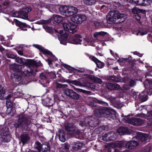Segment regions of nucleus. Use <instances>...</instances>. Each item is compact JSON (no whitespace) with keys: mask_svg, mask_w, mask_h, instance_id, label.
Instances as JSON below:
<instances>
[{"mask_svg":"<svg viewBox=\"0 0 152 152\" xmlns=\"http://www.w3.org/2000/svg\"><path fill=\"white\" fill-rule=\"evenodd\" d=\"M18 118L14 124L16 132L20 131H30V125L31 124V120L27 115L23 113H21L17 116Z\"/></svg>","mask_w":152,"mask_h":152,"instance_id":"obj_1","label":"nucleus"},{"mask_svg":"<svg viewBox=\"0 0 152 152\" xmlns=\"http://www.w3.org/2000/svg\"><path fill=\"white\" fill-rule=\"evenodd\" d=\"M25 67V66L23 65H21L15 66L13 67L12 70L15 72L11 74V77L13 81L18 82L21 80L22 77L20 74L23 75L28 77L31 75L33 72V69L28 67L27 68L30 70V71H29L28 69H24Z\"/></svg>","mask_w":152,"mask_h":152,"instance_id":"obj_2","label":"nucleus"},{"mask_svg":"<svg viewBox=\"0 0 152 152\" xmlns=\"http://www.w3.org/2000/svg\"><path fill=\"white\" fill-rule=\"evenodd\" d=\"M125 15L117 12H110L107 16V23L111 24L113 23H121L126 19Z\"/></svg>","mask_w":152,"mask_h":152,"instance_id":"obj_3","label":"nucleus"},{"mask_svg":"<svg viewBox=\"0 0 152 152\" xmlns=\"http://www.w3.org/2000/svg\"><path fill=\"white\" fill-rule=\"evenodd\" d=\"M68 34L65 33L60 36V38L61 39L60 42L61 44L64 45H66V41L67 39L69 43L74 44H80L81 43L82 40V38L80 34H75L74 36H70L68 37Z\"/></svg>","mask_w":152,"mask_h":152,"instance_id":"obj_4","label":"nucleus"},{"mask_svg":"<svg viewBox=\"0 0 152 152\" xmlns=\"http://www.w3.org/2000/svg\"><path fill=\"white\" fill-rule=\"evenodd\" d=\"M115 110L107 107H104L96 110L95 112V115L98 117H105L109 119H113L115 116Z\"/></svg>","mask_w":152,"mask_h":152,"instance_id":"obj_5","label":"nucleus"},{"mask_svg":"<svg viewBox=\"0 0 152 152\" xmlns=\"http://www.w3.org/2000/svg\"><path fill=\"white\" fill-rule=\"evenodd\" d=\"M59 10L61 15L67 17L71 16L78 12L77 8L73 6L61 5L59 7Z\"/></svg>","mask_w":152,"mask_h":152,"instance_id":"obj_6","label":"nucleus"},{"mask_svg":"<svg viewBox=\"0 0 152 152\" xmlns=\"http://www.w3.org/2000/svg\"><path fill=\"white\" fill-rule=\"evenodd\" d=\"M63 27L65 31L71 33H74L77 32V25L70 22L63 23Z\"/></svg>","mask_w":152,"mask_h":152,"instance_id":"obj_7","label":"nucleus"},{"mask_svg":"<svg viewBox=\"0 0 152 152\" xmlns=\"http://www.w3.org/2000/svg\"><path fill=\"white\" fill-rule=\"evenodd\" d=\"M1 134L2 135L1 141L2 142H7L11 140V137L7 127L5 126L2 128L1 131Z\"/></svg>","mask_w":152,"mask_h":152,"instance_id":"obj_8","label":"nucleus"},{"mask_svg":"<svg viewBox=\"0 0 152 152\" xmlns=\"http://www.w3.org/2000/svg\"><path fill=\"white\" fill-rule=\"evenodd\" d=\"M132 10L134 18H135L138 21L140 20L142 14L144 15L146 13L145 10L140 9L136 7H134L132 9Z\"/></svg>","mask_w":152,"mask_h":152,"instance_id":"obj_9","label":"nucleus"},{"mask_svg":"<svg viewBox=\"0 0 152 152\" xmlns=\"http://www.w3.org/2000/svg\"><path fill=\"white\" fill-rule=\"evenodd\" d=\"M129 115L125 117L126 122L133 125L140 126L144 123V121L140 118H130Z\"/></svg>","mask_w":152,"mask_h":152,"instance_id":"obj_10","label":"nucleus"},{"mask_svg":"<svg viewBox=\"0 0 152 152\" xmlns=\"http://www.w3.org/2000/svg\"><path fill=\"white\" fill-rule=\"evenodd\" d=\"M107 79L109 80H111L115 82H126L129 79V77L127 75H125L122 77H118L115 75H111L108 77Z\"/></svg>","mask_w":152,"mask_h":152,"instance_id":"obj_11","label":"nucleus"},{"mask_svg":"<svg viewBox=\"0 0 152 152\" xmlns=\"http://www.w3.org/2000/svg\"><path fill=\"white\" fill-rule=\"evenodd\" d=\"M87 19L86 16L83 14H77L72 17L71 18V20L74 23L81 24L83 21Z\"/></svg>","mask_w":152,"mask_h":152,"instance_id":"obj_12","label":"nucleus"},{"mask_svg":"<svg viewBox=\"0 0 152 152\" xmlns=\"http://www.w3.org/2000/svg\"><path fill=\"white\" fill-rule=\"evenodd\" d=\"M33 46L39 49V51L41 52L44 55H48L50 56L54 57L55 61L58 60L57 58L51 52L48 50L45 49L44 47H42L41 45L37 44H34L33 45Z\"/></svg>","mask_w":152,"mask_h":152,"instance_id":"obj_13","label":"nucleus"},{"mask_svg":"<svg viewBox=\"0 0 152 152\" xmlns=\"http://www.w3.org/2000/svg\"><path fill=\"white\" fill-rule=\"evenodd\" d=\"M143 84L145 88L147 95H151L152 94V79H146L143 82Z\"/></svg>","mask_w":152,"mask_h":152,"instance_id":"obj_14","label":"nucleus"},{"mask_svg":"<svg viewBox=\"0 0 152 152\" xmlns=\"http://www.w3.org/2000/svg\"><path fill=\"white\" fill-rule=\"evenodd\" d=\"M64 94L67 96L74 99H78L80 98V95L72 90L66 88L64 91Z\"/></svg>","mask_w":152,"mask_h":152,"instance_id":"obj_15","label":"nucleus"},{"mask_svg":"<svg viewBox=\"0 0 152 152\" xmlns=\"http://www.w3.org/2000/svg\"><path fill=\"white\" fill-rule=\"evenodd\" d=\"M32 10V9L30 7L23 8L21 10H20V18L24 19H28V13Z\"/></svg>","mask_w":152,"mask_h":152,"instance_id":"obj_16","label":"nucleus"},{"mask_svg":"<svg viewBox=\"0 0 152 152\" xmlns=\"http://www.w3.org/2000/svg\"><path fill=\"white\" fill-rule=\"evenodd\" d=\"M50 18L51 20V24L53 26L61 23L63 20V17L58 15H54Z\"/></svg>","mask_w":152,"mask_h":152,"instance_id":"obj_17","label":"nucleus"},{"mask_svg":"<svg viewBox=\"0 0 152 152\" xmlns=\"http://www.w3.org/2000/svg\"><path fill=\"white\" fill-rule=\"evenodd\" d=\"M137 79H131L128 85H124L123 88L125 90L130 91L131 88L134 87L136 85Z\"/></svg>","mask_w":152,"mask_h":152,"instance_id":"obj_18","label":"nucleus"},{"mask_svg":"<svg viewBox=\"0 0 152 152\" xmlns=\"http://www.w3.org/2000/svg\"><path fill=\"white\" fill-rule=\"evenodd\" d=\"M138 142L135 140H131L125 144V147L130 149H133L138 145Z\"/></svg>","mask_w":152,"mask_h":152,"instance_id":"obj_19","label":"nucleus"},{"mask_svg":"<svg viewBox=\"0 0 152 152\" xmlns=\"http://www.w3.org/2000/svg\"><path fill=\"white\" fill-rule=\"evenodd\" d=\"M134 3L138 5H149L151 3V0H133Z\"/></svg>","mask_w":152,"mask_h":152,"instance_id":"obj_20","label":"nucleus"},{"mask_svg":"<svg viewBox=\"0 0 152 152\" xmlns=\"http://www.w3.org/2000/svg\"><path fill=\"white\" fill-rule=\"evenodd\" d=\"M53 102V99L48 97L42 99V104L44 106L46 107L51 106Z\"/></svg>","mask_w":152,"mask_h":152,"instance_id":"obj_21","label":"nucleus"},{"mask_svg":"<svg viewBox=\"0 0 152 152\" xmlns=\"http://www.w3.org/2000/svg\"><path fill=\"white\" fill-rule=\"evenodd\" d=\"M105 86L109 90H117L119 89L120 86L117 84H113L111 83H106Z\"/></svg>","mask_w":152,"mask_h":152,"instance_id":"obj_22","label":"nucleus"},{"mask_svg":"<svg viewBox=\"0 0 152 152\" xmlns=\"http://www.w3.org/2000/svg\"><path fill=\"white\" fill-rule=\"evenodd\" d=\"M20 137V141L22 143L23 145L27 144L30 139V137L28 134H21Z\"/></svg>","mask_w":152,"mask_h":152,"instance_id":"obj_23","label":"nucleus"},{"mask_svg":"<svg viewBox=\"0 0 152 152\" xmlns=\"http://www.w3.org/2000/svg\"><path fill=\"white\" fill-rule=\"evenodd\" d=\"M65 130L67 131L74 133L75 131L76 127L72 123H67L65 125Z\"/></svg>","mask_w":152,"mask_h":152,"instance_id":"obj_24","label":"nucleus"},{"mask_svg":"<svg viewBox=\"0 0 152 152\" xmlns=\"http://www.w3.org/2000/svg\"><path fill=\"white\" fill-rule=\"evenodd\" d=\"M84 145L83 142H77L76 143L74 142L73 145L72 147L73 150L77 151L81 149L83 147Z\"/></svg>","mask_w":152,"mask_h":152,"instance_id":"obj_25","label":"nucleus"},{"mask_svg":"<svg viewBox=\"0 0 152 152\" xmlns=\"http://www.w3.org/2000/svg\"><path fill=\"white\" fill-rule=\"evenodd\" d=\"M147 95L143 93L140 94L138 96L137 101L139 103L143 102L146 101L148 99Z\"/></svg>","mask_w":152,"mask_h":152,"instance_id":"obj_26","label":"nucleus"},{"mask_svg":"<svg viewBox=\"0 0 152 152\" xmlns=\"http://www.w3.org/2000/svg\"><path fill=\"white\" fill-rule=\"evenodd\" d=\"M63 82L68 83L69 85H70L71 84H72L75 86H81L82 84V83L77 80H70L69 79L67 80L64 79Z\"/></svg>","mask_w":152,"mask_h":152,"instance_id":"obj_27","label":"nucleus"},{"mask_svg":"<svg viewBox=\"0 0 152 152\" xmlns=\"http://www.w3.org/2000/svg\"><path fill=\"white\" fill-rule=\"evenodd\" d=\"M118 131V133L121 135L126 134L129 132L128 128L126 127H120L119 128Z\"/></svg>","mask_w":152,"mask_h":152,"instance_id":"obj_28","label":"nucleus"},{"mask_svg":"<svg viewBox=\"0 0 152 152\" xmlns=\"http://www.w3.org/2000/svg\"><path fill=\"white\" fill-rule=\"evenodd\" d=\"M137 136L139 139L142 142L146 141L148 138L147 135L142 133L138 132Z\"/></svg>","mask_w":152,"mask_h":152,"instance_id":"obj_29","label":"nucleus"},{"mask_svg":"<svg viewBox=\"0 0 152 152\" xmlns=\"http://www.w3.org/2000/svg\"><path fill=\"white\" fill-rule=\"evenodd\" d=\"M66 134L64 133L63 130H60L59 133L58 134V137H59L60 140L62 142H64L66 141L65 138Z\"/></svg>","mask_w":152,"mask_h":152,"instance_id":"obj_30","label":"nucleus"},{"mask_svg":"<svg viewBox=\"0 0 152 152\" xmlns=\"http://www.w3.org/2000/svg\"><path fill=\"white\" fill-rule=\"evenodd\" d=\"M94 25L95 27L97 28H104L107 26L106 23H104L103 22H98L95 21L94 22Z\"/></svg>","mask_w":152,"mask_h":152,"instance_id":"obj_31","label":"nucleus"},{"mask_svg":"<svg viewBox=\"0 0 152 152\" xmlns=\"http://www.w3.org/2000/svg\"><path fill=\"white\" fill-rule=\"evenodd\" d=\"M42 145L40 142L38 141H36L34 145V148L39 152H40L42 149Z\"/></svg>","mask_w":152,"mask_h":152,"instance_id":"obj_32","label":"nucleus"},{"mask_svg":"<svg viewBox=\"0 0 152 152\" xmlns=\"http://www.w3.org/2000/svg\"><path fill=\"white\" fill-rule=\"evenodd\" d=\"M62 66L65 68H66L67 69H68L69 72H72L74 71V70H77L79 72H80L81 71L80 70H77V69H75L74 68L72 67L69 65H67L65 64H62Z\"/></svg>","mask_w":152,"mask_h":152,"instance_id":"obj_33","label":"nucleus"},{"mask_svg":"<svg viewBox=\"0 0 152 152\" xmlns=\"http://www.w3.org/2000/svg\"><path fill=\"white\" fill-rule=\"evenodd\" d=\"M50 147L49 144H43L41 150L42 152H49L50 150Z\"/></svg>","mask_w":152,"mask_h":152,"instance_id":"obj_34","label":"nucleus"},{"mask_svg":"<svg viewBox=\"0 0 152 152\" xmlns=\"http://www.w3.org/2000/svg\"><path fill=\"white\" fill-rule=\"evenodd\" d=\"M6 92L5 89L2 85H0V99L3 100L4 96Z\"/></svg>","mask_w":152,"mask_h":152,"instance_id":"obj_35","label":"nucleus"},{"mask_svg":"<svg viewBox=\"0 0 152 152\" xmlns=\"http://www.w3.org/2000/svg\"><path fill=\"white\" fill-rule=\"evenodd\" d=\"M98 0H84V4L88 5H91L94 4Z\"/></svg>","mask_w":152,"mask_h":152,"instance_id":"obj_36","label":"nucleus"},{"mask_svg":"<svg viewBox=\"0 0 152 152\" xmlns=\"http://www.w3.org/2000/svg\"><path fill=\"white\" fill-rule=\"evenodd\" d=\"M52 106L53 107L52 109H53V110H58L59 111L60 106L58 104V102H55L54 103L53 102V105Z\"/></svg>","mask_w":152,"mask_h":152,"instance_id":"obj_37","label":"nucleus"},{"mask_svg":"<svg viewBox=\"0 0 152 152\" xmlns=\"http://www.w3.org/2000/svg\"><path fill=\"white\" fill-rule=\"evenodd\" d=\"M140 94L138 92H135V91H133V89H132L131 92V95L132 96L133 98L136 100L137 101L138 99V96L140 95Z\"/></svg>","mask_w":152,"mask_h":152,"instance_id":"obj_38","label":"nucleus"},{"mask_svg":"<svg viewBox=\"0 0 152 152\" xmlns=\"http://www.w3.org/2000/svg\"><path fill=\"white\" fill-rule=\"evenodd\" d=\"M107 33L104 31H100L96 32L94 34L93 36L94 38H97L99 36H104L105 34H107Z\"/></svg>","mask_w":152,"mask_h":152,"instance_id":"obj_39","label":"nucleus"},{"mask_svg":"<svg viewBox=\"0 0 152 152\" xmlns=\"http://www.w3.org/2000/svg\"><path fill=\"white\" fill-rule=\"evenodd\" d=\"M115 145L116 147L118 148H123L124 145H125L124 143L123 142L121 141L115 142Z\"/></svg>","mask_w":152,"mask_h":152,"instance_id":"obj_40","label":"nucleus"},{"mask_svg":"<svg viewBox=\"0 0 152 152\" xmlns=\"http://www.w3.org/2000/svg\"><path fill=\"white\" fill-rule=\"evenodd\" d=\"M76 89L79 92H82L83 93L87 94L88 95H90L92 93V92L91 91H86L81 89L76 88Z\"/></svg>","mask_w":152,"mask_h":152,"instance_id":"obj_41","label":"nucleus"},{"mask_svg":"<svg viewBox=\"0 0 152 152\" xmlns=\"http://www.w3.org/2000/svg\"><path fill=\"white\" fill-rule=\"evenodd\" d=\"M36 60L33 59H27L26 61V64L28 65L34 66V64H35Z\"/></svg>","mask_w":152,"mask_h":152,"instance_id":"obj_42","label":"nucleus"},{"mask_svg":"<svg viewBox=\"0 0 152 152\" xmlns=\"http://www.w3.org/2000/svg\"><path fill=\"white\" fill-rule=\"evenodd\" d=\"M6 105L7 107H13V102L11 99L7 100Z\"/></svg>","mask_w":152,"mask_h":152,"instance_id":"obj_43","label":"nucleus"},{"mask_svg":"<svg viewBox=\"0 0 152 152\" xmlns=\"http://www.w3.org/2000/svg\"><path fill=\"white\" fill-rule=\"evenodd\" d=\"M96 64L97 65V66L99 68H102L104 66V63L99 60L98 61Z\"/></svg>","mask_w":152,"mask_h":152,"instance_id":"obj_44","label":"nucleus"},{"mask_svg":"<svg viewBox=\"0 0 152 152\" xmlns=\"http://www.w3.org/2000/svg\"><path fill=\"white\" fill-rule=\"evenodd\" d=\"M15 60L19 64H24V61H23V58H21L16 57L15 58Z\"/></svg>","mask_w":152,"mask_h":152,"instance_id":"obj_45","label":"nucleus"},{"mask_svg":"<svg viewBox=\"0 0 152 152\" xmlns=\"http://www.w3.org/2000/svg\"><path fill=\"white\" fill-rule=\"evenodd\" d=\"M67 86L66 85H63L58 83H57L56 84V88H65Z\"/></svg>","mask_w":152,"mask_h":152,"instance_id":"obj_46","label":"nucleus"},{"mask_svg":"<svg viewBox=\"0 0 152 152\" xmlns=\"http://www.w3.org/2000/svg\"><path fill=\"white\" fill-rule=\"evenodd\" d=\"M110 145H104V149L105 150H107L108 152H111L112 149Z\"/></svg>","mask_w":152,"mask_h":152,"instance_id":"obj_47","label":"nucleus"},{"mask_svg":"<svg viewBox=\"0 0 152 152\" xmlns=\"http://www.w3.org/2000/svg\"><path fill=\"white\" fill-rule=\"evenodd\" d=\"M94 80L95 82L101 84L102 83V80L100 78H98L96 77H94Z\"/></svg>","mask_w":152,"mask_h":152,"instance_id":"obj_48","label":"nucleus"},{"mask_svg":"<svg viewBox=\"0 0 152 152\" xmlns=\"http://www.w3.org/2000/svg\"><path fill=\"white\" fill-rule=\"evenodd\" d=\"M25 77V78L23 79L22 80V84L24 85H26L29 83V81H28V77Z\"/></svg>","mask_w":152,"mask_h":152,"instance_id":"obj_49","label":"nucleus"},{"mask_svg":"<svg viewBox=\"0 0 152 152\" xmlns=\"http://www.w3.org/2000/svg\"><path fill=\"white\" fill-rule=\"evenodd\" d=\"M7 56L8 58H11L12 59L15 58L16 57V55L9 53L7 54Z\"/></svg>","mask_w":152,"mask_h":152,"instance_id":"obj_50","label":"nucleus"},{"mask_svg":"<svg viewBox=\"0 0 152 152\" xmlns=\"http://www.w3.org/2000/svg\"><path fill=\"white\" fill-rule=\"evenodd\" d=\"M50 75L52 79H55L56 78V72L55 71L51 72L50 73Z\"/></svg>","mask_w":152,"mask_h":152,"instance_id":"obj_51","label":"nucleus"},{"mask_svg":"<svg viewBox=\"0 0 152 152\" xmlns=\"http://www.w3.org/2000/svg\"><path fill=\"white\" fill-rule=\"evenodd\" d=\"M42 64L40 61H36L35 64H34V66L38 67L39 66H42Z\"/></svg>","mask_w":152,"mask_h":152,"instance_id":"obj_52","label":"nucleus"},{"mask_svg":"<svg viewBox=\"0 0 152 152\" xmlns=\"http://www.w3.org/2000/svg\"><path fill=\"white\" fill-rule=\"evenodd\" d=\"M39 77L41 79L45 80L47 79V77L45 74L44 73L42 72L40 74Z\"/></svg>","mask_w":152,"mask_h":152,"instance_id":"obj_53","label":"nucleus"},{"mask_svg":"<svg viewBox=\"0 0 152 152\" xmlns=\"http://www.w3.org/2000/svg\"><path fill=\"white\" fill-rule=\"evenodd\" d=\"M14 17L20 18V11L19 12L16 11L13 13Z\"/></svg>","mask_w":152,"mask_h":152,"instance_id":"obj_54","label":"nucleus"},{"mask_svg":"<svg viewBox=\"0 0 152 152\" xmlns=\"http://www.w3.org/2000/svg\"><path fill=\"white\" fill-rule=\"evenodd\" d=\"M90 58L94 62H95L96 64L97 63V62L99 60L97 58L94 56L90 57Z\"/></svg>","mask_w":152,"mask_h":152,"instance_id":"obj_55","label":"nucleus"},{"mask_svg":"<svg viewBox=\"0 0 152 152\" xmlns=\"http://www.w3.org/2000/svg\"><path fill=\"white\" fill-rule=\"evenodd\" d=\"M3 97L4 98L3 99H10L11 98H12V95L11 94H9L7 96H4H4H3Z\"/></svg>","mask_w":152,"mask_h":152,"instance_id":"obj_56","label":"nucleus"},{"mask_svg":"<svg viewBox=\"0 0 152 152\" xmlns=\"http://www.w3.org/2000/svg\"><path fill=\"white\" fill-rule=\"evenodd\" d=\"M14 21L15 22V25L18 26H20L21 22L19 21L16 19H14Z\"/></svg>","mask_w":152,"mask_h":152,"instance_id":"obj_57","label":"nucleus"},{"mask_svg":"<svg viewBox=\"0 0 152 152\" xmlns=\"http://www.w3.org/2000/svg\"><path fill=\"white\" fill-rule=\"evenodd\" d=\"M7 112L8 113H12L13 111V110H14L13 107H7Z\"/></svg>","mask_w":152,"mask_h":152,"instance_id":"obj_58","label":"nucleus"},{"mask_svg":"<svg viewBox=\"0 0 152 152\" xmlns=\"http://www.w3.org/2000/svg\"><path fill=\"white\" fill-rule=\"evenodd\" d=\"M42 23L43 24H46L47 23L51 24V20L50 18L48 20L43 21L42 22Z\"/></svg>","mask_w":152,"mask_h":152,"instance_id":"obj_59","label":"nucleus"},{"mask_svg":"<svg viewBox=\"0 0 152 152\" xmlns=\"http://www.w3.org/2000/svg\"><path fill=\"white\" fill-rule=\"evenodd\" d=\"M127 58H119L118 60L117 61L119 63H124V62L127 61Z\"/></svg>","mask_w":152,"mask_h":152,"instance_id":"obj_60","label":"nucleus"},{"mask_svg":"<svg viewBox=\"0 0 152 152\" xmlns=\"http://www.w3.org/2000/svg\"><path fill=\"white\" fill-rule=\"evenodd\" d=\"M133 53L134 55H137L140 57H141L142 56V54L140 53L139 52H137V51H134Z\"/></svg>","mask_w":152,"mask_h":152,"instance_id":"obj_61","label":"nucleus"},{"mask_svg":"<svg viewBox=\"0 0 152 152\" xmlns=\"http://www.w3.org/2000/svg\"><path fill=\"white\" fill-rule=\"evenodd\" d=\"M138 33H140L141 35H143L145 34H146L147 32L146 31H141L140 30H139L138 31Z\"/></svg>","mask_w":152,"mask_h":152,"instance_id":"obj_62","label":"nucleus"},{"mask_svg":"<svg viewBox=\"0 0 152 152\" xmlns=\"http://www.w3.org/2000/svg\"><path fill=\"white\" fill-rule=\"evenodd\" d=\"M26 24L24 23H21V24H20V26H19L20 28L21 29L22 28H23L24 27H26Z\"/></svg>","mask_w":152,"mask_h":152,"instance_id":"obj_63","label":"nucleus"},{"mask_svg":"<svg viewBox=\"0 0 152 152\" xmlns=\"http://www.w3.org/2000/svg\"><path fill=\"white\" fill-rule=\"evenodd\" d=\"M9 1L8 0H5L4 1V2L3 4L4 6H8L9 5Z\"/></svg>","mask_w":152,"mask_h":152,"instance_id":"obj_64","label":"nucleus"}]
</instances>
